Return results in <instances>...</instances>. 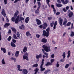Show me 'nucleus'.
<instances>
[{"label": "nucleus", "mask_w": 74, "mask_h": 74, "mask_svg": "<svg viewBox=\"0 0 74 74\" xmlns=\"http://www.w3.org/2000/svg\"><path fill=\"white\" fill-rule=\"evenodd\" d=\"M19 12L18 10H16L15 13L14 14V17H13L12 18L11 20L12 22H15V23H18L19 21H24L25 18L23 17H20V15H18L19 14Z\"/></svg>", "instance_id": "f257e3e1"}, {"label": "nucleus", "mask_w": 74, "mask_h": 74, "mask_svg": "<svg viewBox=\"0 0 74 74\" xmlns=\"http://www.w3.org/2000/svg\"><path fill=\"white\" fill-rule=\"evenodd\" d=\"M43 48L42 49V51L44 55H43L42 58H48V54L47 52H50L51 51V49L50 48V46L49 45H43L42 47ZM45 51L47 52H45Z\"/></svg>", "instance_id": "f03ea898"}, {"label": "nucleus", "mask_w": 74, "mask_h": 74, "mask_svg": "<svg viewBox=\"0 0 74 74\" xmlns=\"http://www.w3.org/2000/svg\"><path fill=\"white\" fill-rule=\"evenodd\" d=\"M42 35L43 36H45L48 37V36L49 35V33L46 32V31L45 30H43V34Z\"/></svg>", "instance_id": "7ed1b4c3"}, {"label": "nucleus", "mask_w": 74, "mask_h": 74, "mask_svg": "<svg viewBox=\"0 0 74 74\" xmlns=\"http://www.w3.org/2000/svg\"><path fill=\"white\" fill-rule=\"evenodd\" d=\"M42 58V54L40 53L39 55H36V58L37 59V61L38 62L40 60L39 58Z\"/></svg>", "instance_id": "20e7f679"}, {"label": "nucleus", "mask_w": 74, "mask_h": 74, "mask_svg": "<svg viewBox=\"0 0 74 74\" xmlns=\"http://www.w3.org/2000/svg\"><path fill=\"white\" fill-rule=\"evenodd\" d=\"M36 21L37 23V25H40L42 23H41V21L40 20L38 19V18H36Z\"/></svg>", "instance_id": "39448f33"}, {"label": "nucleus", "mask_w": 74, "mask_h": 74, "mask_svg": "<svg viewBox=\"0 0 74 74\" xmlns=\"http://www.w3.org/2000/svg\"><path fill=\"white\" fill-rule=\"evenodd\" d=\"M47 26H48V24H47V23H44L43 24V28L44 30L46 29Z\"/></svg>", "instance_id": "423d86ee"}, {"label": "nucleus", "mask_w": 74, "mask_h": 74, "mask_svg": "<svg viewBox=\"0 0 74 74\" xmlns=\"http://www.w3.org/2000/svg\"><path fill=\"white\" fill-rule=\"evenodd\" d=\"M59 23L60 25L62 26V23H63V19L62 18L60 17L59 18Z\"/></svg>", "instance_id": "0eeeda50"}, {"label": "nucleus", "mask_w": 74, "mask_h": 74, "mask_svg": "<svg viewBox=\"0 0 74 74\" xmlns=\"http://www.w3.org/2000/svg\"><path fill=\"white\" fill-rule=\"evenodd\" d=\"M51 7L53 9V12H54V14H55L56 13V10L55 9V6H54V5H51Z\"/></svg>", "instance_id": "6e6552de"}, {"label": "nucleus", "mask_w": 74, "mask_h": 74, "mask_svg": "<svg viewBox=\"0 0 74 74\" xmlns=\"http://www.w3.org/2000/svg\"><path fill=\"white\" fill-rule=\"evenodd\" d=\"M30 20V18L29 17H27L25 19V22L26 23H27Z\"/></svg>", "instance_id": "1a4fd4ad"}, {"label": "nucleus", "mask_w": 74, "mask_h": 74, "mask_svg": "<svg viewBox=\"0 0 74 74\" xmlns=\"http://www.w3.org/2000/svg\"><path fill=\"white\" fill-rule=\"evenodd\" d=\"M1 14H2V15H3V16H4V17H5L6 16V14H5V12L4 10H2V11L1 12Z\"/></svg>", "instance_id": "9d476101"}, {"label": "nucleus", "mask_w": 74, "mask_h": 74, "mask_svg": "<svg viewBox=\"0 0 74 74\" xmlns=\"http://www.w3.org/2000/svg\"><path fill=\"white\" fill-rule=\"evenodd\" d=\"M41 42H43L44 44H45L47 42V39L46 38H43L41 40Z\"/></svg>", "instance_id": "9b49d317"}, {"label": "nucleus", "mask_w": 74, "mask_h": 74, "mask_svg": "<svg viewBox=\"0 0 74 74\" xmlns=\"http://www.w3.org/2000/svg\"><path fill=\"white\" fill-rule=\"evenodd\" d=\"M43 65L41 64L40 66V71H44L45 70V68H42Z\"/></svg>", "instance_id": "f8f14e48"}, {"label": "nucleus", "mask_w": 74, "mask_h": 74, "mask_svg": "<svg viewBox=\"0 0 74 74\" xmlns=\"http://www.w3.org/2000/svg\"><path fill=\"white\" fill-rule=\"evenodd\" d=\"M64 22L63 23V25L64 26L66 25V23H67V20L66 18H64Z\"/></svg>", "instance_id": "ddd939ff"}, {"label": "nucleus", "mask_w": 74, "mask_h": 74, "mask_svg": "<svg viewBox=\"0 0 74 74\" xmlns=\"http://www.w3.org/2000/svg\"><path fill=\"white\" fill-rule=\"evenodd\" d=\"M23 74H27L28 73V71H27V70L25 69H23Z\"/></svg>", "instance_id": "4468645a"}, {"label": "nucleus", "mask_w": 74, "mask_h": 74, "mask_svg": "<svg viewBox=\"0 0 74 74\" xmlns=\"http://www.w3.org/2000/svg\"><path fill=\"white\" fill-rule=\"evenodd\" d=\"M19 51H16V52L15 56H16V58H17L19 56Z\"/></svg>", "instance_id": "2eb2a0df"}, {"label": "nucleus", "mask_w": 74, "mask_h": 74, "mask_svg": "<svg viewBox=\"0 0 74 74\" xmlns=\"http://www.w3.org/2000/svg\"><path fill=\"white\" fill-rule=\"evenodd\" d=\"M52 64L50 62H48L45 64L46 66H52Z\"/></svg>", "instance_id": "dca6fc26"}, {"label": "nucleus", "mask_w": 74, "mask_h": 74, "mask_svg": "<svg viewBox=\"0 0 74 74\" xmlns=\"http://www.w3.org/2000/svg\"><path fill=\"white\" fill-rule=\"evenodd\" d=\"M9 26H10V24L8 23H6L4 25V27L5 28L6 27H8Z\"/></svg>", "instance_id": "f3484780"}, {"label": "nucleus", "mask_w": 74, "mask_h": 74, "mask_svg": "<svg viewBox=\"0 0 74 74\" xmlns=\"http://www.w3.org/2000/svg\"><path fill=\"white\" fill-rule=\"evenodd\" d=\"M10 44L11 46L12 47H13V48H15V47H16V45H15V44H14L13 42H11Z\"/></svg>", "instance_id": "a211bd4d"}, {"label": "nucleus", "mask_w": 74, "mask_h": 74, "mask_svg": "<svg viewBox=\"0 0 74 74\" xmlns=\"http://www.w3.org/2000/svg\"><path fill=\"white\" fill-rule=\"evenodd\" d=\"M1 50L4 53H6V49H5V48H4L1 47Z\"/></svg>", "instance_id": "6ab92c4d"}, {"label": "nucleus", "mask_w": 74, "mask_h": 74, "mask_svg": "<svg viewBox=\"0 0 74 74\" xmlns=\"http://www.w3.org/2000/svg\"><path fill=\"white\" fill-rule=\"evenodd\" d=\"M27 47L26 46L24 47L23 50L24 53H26L27 51Z\"/></svg>", "instance_id": "aec40b11"}, {"label": "nucleus", "mask_w": 74, "mask_h": 74, "mask_svg": "<svg viewBox=\"0 0 74 74\" xmlns=\"http://www.w3.org/2000/svg\"><path fill=\"white\" fill-rule=\"evenodd\" d=\"M23 59H26L27 60H29V58H28V57L26 56L23 55Z\"/></svg>", "instance_id": "412c9836"}, {"label": "nucleus", "mask_w": 74, "mask_h": 74, "mask_svg": "<svg viewBox=\"0 0 74 74\" xmlns=\"http://www.w3.org/2000/svg\"><path fill=\"white\" fill-rule=\"evenodd\" d=\"M24 28H25V26L23 25H21V26H19V29H20V30L24 29Z\"/></svg>", "instance_id": "4be33fe9"}, {"label": "nucleus", "mask_w": 74, "mask_h": 74, "mask_svg": "<svg viewBox=\"0 0 74 74\" xmlns=\"http://www.w3.org/2000/svg\"><path fill=\"white\" fill-rule=\"evenodd\" d=\"M73 15V12H70L68 14V16L69 18H71Z\"/></svg>", "instance_id": "5701e85b"}, {"label": "nucleus", "mask_w": 74, "mask_h": 74, "mask_svg": "<svg viewBox=\"0 0 74 74\" xmlns=\"http://www.w3.org/2000/svg\"><path fill=\"white\" fill-rule=\"evenodd\" d=\"M39 70V69L38 68H36L34 70L35 72L34 73V74H36L37 73H38V71Z\"/></svg>", "instance_id": "b1692460"}, {"label": "nucleus", "mask_w": 74, "mask_h": 74, "mask_svg": "<svg viewBox=\"0 0 74 74\" xmlns=\"http://www.w3.org/2000/svg\"><path fill=\"white\" fill-rule=\"evenodd\" d=\"M11 29L12 32H14V33H16V29L14 27H11Z\"/></svg>", "instance_id": "393cba45"}, {"label": "nucleus", "mask_w": 74, "mask_h": 74, "mask_svg": "<svg viewBox=\"0 0 74 74\" xmlns=\"http://www.w3.org/2000/svg\"><path fill=\"white\" fill-rule=\"evenodd\" d=\"M17 68L18 70L20 71H21L22 70V69H21V65H17Z\"/></svg>", "instance_id": "a878e982"}, {"label": "nucleus", "mask_w": 74, "mask_h": 74, "mask_svg": "<svg viewBox=\"0 0 74 74\" xmlns=\"http://www.w3.org/2000/svg\"><path fill=\"white\" fill-rule=\"evenodd\" d=\"M70 55H71V52H70V51L69 50L68 51V55L67 56L68 58H69L70 56Z\"/></svg>", "instance_id": "bb28decb"}, {"label": "nucleus", "mask_w": 74, "mask_h": 74, "mask_svg": "<svg viewBox=\"0 0 74 74\" xmlns=\"http://www.w3.org/2000/svg\"><path fill=\"white\" fill-rule=\"evenodd\" d=\"M49 71H51V70L49 69H48L47 70H45L44 73L45 74H47L48 73Z\"/></svg>", "instance_id": "cd10ccee"}, {"label": "nucleus", "mask_w": 74, "mask_h": 74, "mask_svg": "<svg viewBox=\"0 0 74 74\" xmlns=\"http://www.w3.org/2000/svg\"><path fill=\"white\" fill-rule=\"evenodd\" d=\"M70 36L71 37H74V32L72 31V30L71 32Z\"/></svg>", "instance_id": "c85d7f7f"}, {"label": "nucleus", "mask_w": 74, "mask_h": 74, "mask_svg": "<svg viewBox=\"0 0 74 74\" xmlns=\"http://www.w3.org/2000/svg\"><path fill=\"white\" fill-rule=\"evenodd\" d=\"M56 5L58 7H62V5L59 3H56Z\"/></svg>", "instance_id": "c756f323"}, {"label": "nucleus", "mask_w": 74, "mask_h": 74, "mask_svg": "<svg viewBox=\"0 0 74 74\" xmlns=\"http://www.w3.org/2000/svg\"><path fill=\"white\" fill-rule=\"evenodd\" d=\"M26 35L27 36V37H28V36H31V34H30V33L29 32H26Z\"/></svg>", "instance_id": "7c9ffc66"}, {"label": "nucleus", "mask_w": 74, "mask_h": 74, "mask_svg": "<svg viewBox=\"0 0 74 74\" xmlns=\"http://www.w3.org/2000/svg\"><path fill=\"white\" fill-rule=\"evenodd\" d=\"M37 3H38V8H40L41 7V3L40 2H37Z\"/></svg>", "instance_id": "2f4dec72"}, {"label": "nucleus", "mask_w": 74, "mask_h": 74, "mask_svg": "<svg viewBox=\"0 0 74 74\" xmlns=\"http://www.w3.org/2000/svg\"><path fill=\"white\" fill-rule=\"evenodd\" d=\"M63 4H67L68 3V0H66L65 1H64V2H62Z\"/></svg>", "instance_id": "473e14b6"}, {"label": "nucleus", "mask_w": 74, "mask_h": 74, "mask_svg": "<svg viewBox=\"0 0 74 74\" xmlns=\"http://www.w3.org/2000/svg\"><path fill=\"white\" fill-rule=\"evenodd\" d=\"M1 62L2 64H5V61L4 60V58H3L2 61Z\"/></svg>", "instance_id": "72a5a7b5"}, {"label": "nucleus", "mask_w": 74, "mask_h": 74, "mask_svg": "<svg viewBox=\"0 0 74 74\" xmlns=\"http://www.w3.org/2000/svg\"><path fill=\"white\" fill-rule=\"evenodd\" d=\"M62 56H63V59H64L66 58V53L64 52L63 54L62 55Z\"/></svg>", "instance_id": "f704fd0d"}, {"label": "nucleus", "mask_w": 74, "mask_h": 74, "mask_svg": "<svg viewBox=\"0 0 74 74\" xmlns=\"http://www.w3.org/2000/svg\"><path fill=\"white\" fill-rule=\"evenodd\" d=\"M10 60H14V61L15 62H16V58H14L13 57H11L10 58Z\"/></svg>", "instance_id": "c9c22d12"}, {"label": "nucleus", "mask_w": 74, "mask_h": 74, "mask_svg": "<svg viewBox=\"0 0 74 74\" xmlns=\"http://www.w3.org/2000/svg\"><path fill=\"white\" fill-rule=\"evenodd\" d=\"M16 35L17 37H18V38H21V36H20V34H19V32H17Z\"/></svg>", "instance_id": "e433bc0d"}, {"label": "nucleus", "mask_w": 74, "mask_h": 74, "mask_svg": "<svg viewBox=\"0 0 74 74\" xmlns=\"http://www.w3.org/2000/svg\"><path fill=\"white\" fill-rule=\"evenodd\" d=\"M38 64L36 63L35 64H34L32 65V67H38Z\"/></svg>", "instance_id": "4c0bfd02"}, {"label": "nucleus", "mask_w": 74, "mask_h": 74, "mask_svg": "<svg viewBox=\"0 0 74 74\" xmlns=\"http://www.w3.org/2000/svg\"><path fill=\"white\" fill-rule=\"evenodd\" d=\"M13 38L15 40H17V39H18V38L16 37V35L15 34H13Z\"/></svg>", "instance_id": "58836bf2"}, {"label": "nucleus", "mask_w": 74, "mask_h": 74, "mask_svg": "<svg viewBox=\"0 0 74 74\" xmlns=\"http://www.w3.org/2000/svg\"><path fill=\"white\" fill-rule=\"evenodd\" d=\"M12 38V37H11V36H9L7 40L9 41H11V40Z\"/></svg>", "instance_id": "ea45409f"}, {"label": "nucleus", "mask_w": 74, "mask_h": 74, "mask_svg": "<svg viewBox=\"0 0 74 74\" xmlns=\"http://www.w3.org/2000/svg\"><path fill=\"white\" fill-rule=\"evenodd\" d=\"M56 66L57 68H58V67H59V66H60V65L59 64V61H58L57 62Z\"/></svg>", "instance_id": "a19ab883"}, {"label": "nucleus", "mask_w": 74, "mask_h": 74, "mask_svg": "<svg viewBox=\"0 0 74 74\" xmlns=\"http://www.w3.org/2000/svg\"><path fill=\"white\" fill-rule=\"evenodd\" d=\"M50 31V28L49 27H48L47 29H46V31L47 32L49 33V31Z\"/></svg>", "instance_id": "79ce46f5"}, {"label": "nucleus", "mask_w": 74, "mask_h": 74, "mask_svg": "<svg viewBox=\"0 0 74 74\" xmlns=\"http://www.w3.org/2000/svg\"><path fill=\"white\" fill-rule=\"evenodd\" d=\"M69 67V64H67L65 66V69H67Z\"/></svg>", "instance_id": "37998d69"}, {"label": "nucleus", "mask_w": 74, "mask_h": 74, "mask_svg": "<svg viewBox=\"0 0 74 74\" xmlns=\"http://www.w3.org/2000/svg\"><path fill=\"white\" fill-rule=\"evenodd\" d=\"M71 22H68L66 24V26H70V25H71Z\"/></svg>", "instance_id": "c03bdc74"}, {"label": "nucleus", "mask_w": 74, "mask_h": 74, "mask_svg": "<svg viewBox=\"0 0 74 74\" xmlns=\"http://www.w3.org/2000/svg\"><path fill=\"white\" fill-rule=\"evenodd\" d=\"M40 35L38 34H36V38H40Z\"/></svg>", "instance_id": "a18cd8bd"}, {"label": "nucleus", "mask_w": 74, "mask_h": 74, "mask_svg": "<svg viewBox=\"0 0 74 74\" xmlns=\"http://www.w3.org/2000/svg\"><path fill=\"white\" fill-rule=\"evenodd\" d=\"M55 61V59H53L51 60V63H52L53 62Z\"/></svg>", "instance_id": "49530a36"}, {"label": "nucleus", "mask_w": 74, "mask_h": 74, "mask_svg": "<svg viewBox=\"0 0 74 74\" xmlns=\"http://www.w3.org/2000/svg\"><path fill=\"white\" fill-rule=\"evenodd\" d=\"M5 4L6 5L7 4V0H4Z\"/></svg>", "instance_id": "de8ad7c7"}, {"label": "nucleus", "mask_w": 74, "mask_h": 74, "mask_svg": "<svg viewBox=\"0 0 74 74\" xmlns=\"http://www.w3.org/2000/svg\"><path fill=\"white\" fill-rule=\"evenodd\" d=\"M24 55L25 56H27L28 57V56H29V54H28V53L27 52H26L25 54Z\"/></svg>", "instance_id": "09e8293b"}, {"label": "nucleus", "mask_w": 74, "mask_h": 74, "mask_svg": "<svg viewBox=\"0 0 74 74\" xmlns=\"http://www.w3.org/2000/svg\"><path fill=\"white\" fill-rule=\"evenodd\" d=\"M38 27L40 28V29H42V28H43V27L42 26V24L41 25H39Z\"/></svg>", "instance_id": "8fccbe9b"}, {"label": "nucleus", "mask_w": 74, "mask_h": 74, "mask_svg": "<svg viewBox=\"0 0 74 74\" xmlns=\"http://www.w3.org/2000/svg\"><path fill=\"white\" fill-rule=\"evenodd\" d=\"M60 62H64V59H61L60 60Z\"/></svg>", "instance_id": "3c124183"}, {"label": "nucleus", "mask_w": 74, "mask_h": 74, "mask_svg": "<svg viewBox=\"0 0 74 74\" xmlns=\"http://www.w3.org/2000/svg\"><path fill=\"white\" fill-rule=\"evenodd\" d=\"M12 41L14 43H15V42H16V40L15 39H12Z\"/></svg>", "instance_id": "603ef678"}, {"label": "nucleus", "mask_w": 74, "mask_h": 74, "mask_svg": "<svg viewBox=\"0 0 74 74\" xmlns=\"http://www.w3.org/2000/svg\"><path fill=\"white\" fill-rule=\"evenodd\" d=\"M60 12H57L56 14V15H60Z\"/></svg>", "instance_id": "864d4df0"}, {"label": "nucleus", "mask_w": 74, "mask_h": 74, "mask_svg": "<svg viewBox=\"0 0 74 74\" xmlns=\"http://www.w3.org/2000/svg\"><path fill=\"white\" fill-rule=\"evenodd\" d=\"M48 20H51L52 19V17L51 16L50 17H48Z\"/></svg>", "instance_id": "5fc2aeb1"}, {"label": "nucleus", "mask_w": 74, "mask_h": 74, "mask_svg": "<svg viewBox=\"0 0 74 74\" xmlns=\"http://www.w3.org/2000/svg\"><path fill=\"white\" fill-rule=\"evenodd\" d=\"M6 22H9V20L8 19V18H7V16H6Z\"/></svg>", "instance_id": "6e6d98bb"}, {"label": "nucleus", "mask_w": 74, "mask_h": 74, "mask_svg": "<svg viewBox=\"0 0 74 74\" xmlns=\"http://www.w3.org/2000/svg\"><path fill=\"white\" fill-rule=\"evenodd\" d=\"M42 62L41 64H42V65H44V59H43L42 60Z\"/></svg>", "instance_id": "4d7b16f0"}, {"label": "nucleus", "mask_w": 74, "mask_h": 74, "mask_svg": "<svg viewBox=\"0 0 74 74\" xmlns=\"http://www.w3.org/2000/svg\"><path fill=\"white\" fill-rule=\"evenodd\" d=\"M50 26L51 27H53V23H50Z\"/></svg>", "instance_id": "13d9d810"}, {"label": "nucleus", "mask_w": 74, "mask_h": 74, "mask_svg": "<svg viewBox=\"0 0 74 74\" xmlns=\"http://www.w3.org/2000/svg\"><path fill=\"white\" fill-rule=\"evenodd\" d=\"M57 2H58V3H60V4H61V1H60V0H57Z\"/></svg>", "instance_id": "bf43d9fd"}, {"label": "nucleus", "mask_w": 74, "mask_h": 74, "mask_svg": "<svg viewBox=\"0 0 74 74\" xmlns=\"http://www.w3.org/2000/svg\"><path fill=\"white\" fill-rule=\"evenodd\" d=\"M8 34H10L11 33V30L10 29L8 32Z\"/></svg>", "instance_id": "052dcab7"}, {"label": "nucleus", "mask_w": 74, "mask_h": 74, "mask_svg": "<svg viewBox=\"0 0 74 74\" xmlns=\"http://www.w3.org/2000/svg\"><path fill=\"white\" fill-rule=\"evenodd\" d=\"M69 8V7L68 6H67L66 8V10H68Z\"/></svg>", "instance_id": "680f3d73"}, {"label": "nucleus", "mask_w": 74, "mask_h": 74, "mask_svg": "<svg viewBox=\"0 0 74 74\" xmlns=\"http://www.w3.org/2000/svg\"><path fill=\"white\" fill-rule=\"evenodd\" d=\"M55 57V55L54 54H52L51 56V57L52 58H53Z\"/></svg>", "instance_id": "e2e57ef3"}, {"label": "nucleus", "mask_w": 74, "mask_h": 74, "mask_svg": "<svg viewBox=\"0 0 74 74\" xmlns=\"http://www.w3.org/2000/svg\"><path fill=\"white\" fill-rule=\"evenodd\" d=\"M64 12H66L67 10L65 9L64 8L63 10Z\"/></svg>", "instance_id": "0e129e2a"}, {"label": "nucleus", "mask_w": 74, "mask_h": 74, "mask_svg": "<svg viewBox=\"0 0 74 74\" xmlns=\"http://www.w3.org/2000/svg\"><path fill=\"white\" fill-rule=\"evenodd\" d=\"M35 14H38L39 13V12L37 11V10H36L35 11Z\"/></svg>", "instance_id": "69168bd1"}, {"label": "nucleus", "mask_w": 74, "mask_h": 74, "mask_svg": "<svg viewBox=\"0 0 74 74\" xmlns=\"http://www.w3.org/2000/svg\"><path fill=\"white\" fill-rule=\"evenodd\" d=\"M46 1L47 3H49V2H50V0H46Z\"/></svg>", "instance_id": "338daca9"}, {"label": "nucleus", "mask_w": 74, "mask_h": 74, "mask_svg": "<svg viewBox=\"0 0 74 74\" xmlns=\"http://www.w3.org/2000/svg\"><path fill=\"white\" fill-rule=\"evenodd\" d=\"M54 25L55 26H56V25H57V21H55V23H54Z\"/></svg>", "instance_id": "774afa93"}]
</instances>
